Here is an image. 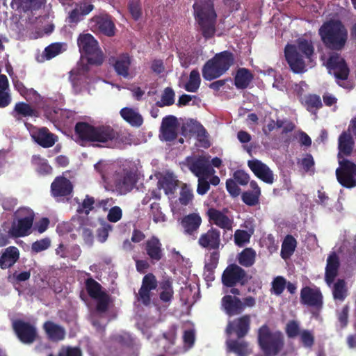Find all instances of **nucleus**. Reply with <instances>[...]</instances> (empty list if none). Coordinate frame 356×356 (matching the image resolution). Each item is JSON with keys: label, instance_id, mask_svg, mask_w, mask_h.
Listing matches in <instances>:
<instances>
[{"label": "nucleus", "instance_id": "1", "mask_svg": "<svg viewBox=\"0 0 356 356\" xmlns=\"http://www.w3.org/2000/svg\"><path fill=\"white\" fill-rule=\"evenodd\" d=\"M318 34L324 47L330 51L325 64L330 74L334 75L337 84L344 88H350L341 81L348 79L350 69L346 60L338 51H342L348 40V32L346 26L339 19H330L323 23Z\"/></svg>", "mask_w": 356, "mask_h": 356}, {"label": "nucleus", "instance_id": "2", "mask_svg": "<svg viewBox=\"0 0 356 356\" xmlns=\"http://www.w3.org/2000/svg\"><path fill=\"white\" fill-rule=\"evenodd\" d=\"M74 131L81 142L94 143V147L121 148L129 141L125 134L110 125L93 126L79 122L76 124Z\"/></svg>", "mask_w": 356, "mask_h": 356}, {"label": "nucleus", "instance_id": "3", "mask_svg": "<svg viewBox=\"0 0 356 356\" xmlns=\"http://www.w3.org/2000/svg\"><path fill=\"white\" fill-rule=\"evenodd\" d=\"M194 17L198 30L205 39L213 38L216 32L217 14L213 0H197L193 4Z\"/></svg>", "mask_w": 356, "mask_h": 356}, {"label": "nucleus", "instance_id": "4", "mask_svg": "<svg viewBox=\"0 0 356 356\" xmlns=\"http://www.w3.org/2000/svg\"><path fill=\"white\" fill-rule=\"evenodd\" d=\"M258 343L265 356H277L284 347V336L281 331H272L265 324L258 330Z\"/></svg>", "mask_w": 356, "mask_h": 356}, {"label": "nucleus", "instance_id": "5", "mask_svg": "<svg viewBox=\"0 0 356 356\" xmlns=\"http://www.w3.org/2000/svg\"><path fill=\"white\" fill-rule=\"evenodd\" d=\"M77 44L80 53L86 57L88 64L99 66L103 63V53L93 35L90 33L80 34L77 39Z\"/></svg>", "mask_w": 356, "mask_h": 356}, {"label": "nucleus", "instance_id": "6", "mask_svg": "<svg viewBox=\"0 0 356 356\" xmlns=\"http://www.w3.org/2000/svg\"><path fill=\"white\" fill-rule=\"evenodd\" d=\"M85 286L88 296L97 300L96 311L105 313L108 311L111 302L110 296L102 290V285L92 277L87 278Z\"/></svg>", "mask_w": 356, "mask_h": 356}, {"label": "nucleus", "instance_id": "7", "mask_svg": "<svg viewBox=\"0 0 356 356\" xmlns=\"http://www.w3.org/2000/svg\"><path fill=\"white\" fill-rule=\"evenodd\" d=\"M252 276L241 266L235 264H229L222 274V283L226 287H232L239 285L245 286L251 280Z\"/></svg>", "mask_w": 356, "mask_h": 356}, {"label": "nucleus", "instance_id": "8", "mask_svg": "<svg viewBox=\"0 0 356 356\" xmlns=\"http://www.w3.org/2000/svg\"><path fill=\"white\" fill-rule=\"evenodd\" d=\"M339 163L336 176L339 184L346 188L356 186V165L346 159H339Z\"/></svg>", "mask_w": 356, "mask_h": 356}, {"label": "nucleus", "instance_id": "9", "mask_svg": "<svg viewBox=\"0 0 356 356\" xmlns=\"http://www.w3.org/2000/svg\"><path fill=\"white\" fill-rule=\"evenodd\" d=\"M113 183L117 192L121 195L127 194L136 185V174L130 169L123 168L115 172Z\"/></svg>", "mask_w": 356, "mask_h": 356}, {"label": "nucleus", "instance_id": "10", "mask_svg": "<svg viewBox=\"0 0 356 356\" xmlns=\"http://www.w3.org/2000/svg\"><path fill=\"white\" fill-rule=\"evenodd\" d=\"M12 327L18 339L24 344L33 343L38 337L35 326L29 322L17 319L13 321Z\"/></svg>", "mask_w": 356, "mask_h": 356}, {"label": "nucleus", "instance_id": "11", "mask_svg": "<svg viewBox=\"0 0 356 356\" xmlns=\"http://www.w3.org/2000/svg\"><path fill=\"white\" fill-rule=\"evenodd\" d=\"M300 301L306 305L320 311L323 306V296L320 289L316 286H304L300 290Z\"/></svg>", "mask_w": 356, "mask_h": 356}, {"label": "nucleus", "instance_id": "12", "mask_svg": "<svg viewBox=\"0 0 356 356\" xmlns=\"http://www.w3.org/2000/svg\"><path fill=\"white\" fill-rule=\"evenodd\" d=\"M284 57L290 70L294 74H303L307 72V65L304 56L295 50L293 46L286 45L284 48Z\"/></svg>", "mask_w": 356, "mask_h": 356}, {"label": "nucleus", "instance_id": "13", "mask_svg": "<svg viewBox=\"0 0 356 356\" xmlns=\"http://www.w3.org/2000/svg\"><path fill=\"white\" fill-rule=\"evenodd\" d=\"M189 170L197 177H208L214 172L209 160L204 156L196 158H188Z\"/></svg>", "mask_w": 356, "mask_h": 356}, {"label": "nucleus", "instance_id": "14", "mask_svg": "<svg viewBox=\"0 0 356 356\" xmlns=\"http://www.w3.org/2000/svg\"><path fill=\"white\" fill-rule=\"evenodd\" d=\"M72 181L63 176L56 177L51 184V195L54 198L68 197L73 192Z\"/></svg>", "mask_w": 356, "mask_h": 356}, {"label": "nucleus", "instance_id": "15", "mask_svg": "<svg viewBox=\"0 0 356 356\" xmlns=\"http://www.w3.org/2000/svg\"><path fill=\"white\" fill-rule=\"evenodd\" d=\"M251 318L249 314L243 315L229 321L226 327V332L228 334L235 333L238 339L246 336L250 329Z\"/></svg>", "mask_w": 356, "mask_h": 356}, {"label": "nucleus", "instance_id": "16", "mask_svg": "<svg viewBox=\"0 0 356 356\" xmlns=\"http://www.w3.org/2000/svg\"><path fill=\"white\" fill-rule=\"evenodd\" d=\"M197 243L207 250H218L220 245V232L212 227L200 236Z\"/></svg>", "mask_w": 356, "mask_h": 356}, {"label": "nucleus", "instance_id": "17", "mask_svg": "<svg viewBox=\"0 0 356 356\" xmlns=\"http://www.w3.org/2000/svg\"><path fill=\"white\" fill-rule=\"evenodd\" d=\"M144 250L152 264L161 261L164 256L162 243L155 236L145 242Z\"/></svg>", "mask_w": 356, "mask_h": 356}, {"label": "nucleus", "instance_id": "18", "mask_svg": "<svg viewBox=\"0 0 356 356\" xmlns=\"http://www.w3.org/2000/svg\"><path fill=\"white\" fill-rule=\"evenodd\" d=\"M179 123L177 118L174 115L164 117L160 128L161 135L165 141H173L177 138V129Z\"/></svg>", "mask_w": 356, "mask_h": 356}, {"label": "nucleus", "instance_id": "19", "mask_svg": "<svg viewBox=\"0 0 356 356\" xmlns=\"http://www.w3.org/2000/svg\"><path fill=\"white\" fill-rule=\"evenodd\" d=\"M248 165L253 173L264 182L269 184L274 182L273 171L266 164L259 160L253 159L248 161Z\"/></svg>", "mask_w": 356, "mask_h": 356}, {"label": "nucleus", "instance_id": "20", "mask_svg": "<svg viewBox=\"0 0 356 356\" xmlns=\"http://www.w3.org/2000/svg\"><path fill=\"white\" fill-rule=\"evenodd\" d=\"M209 221L225 230H232L234 220L226 216L222 211L209 208L207 212Z\"/></svg>", "mask_w": 356, "mask_h": 356}, {"label": "nucleus", "instance_id": "21", "mask_svg": "<svg viewBox=\"0 0 356 356\" xmlns=\"http://www.w3.org/2000/svg\"><path fill=\"white\" fill-rule=\"evenodd\" d=\"M33 216L30 215L17 220V223H13L9 229V234L11 237L18 238L26 236L29 234V230L33 223Z\"/></svg>", "mask_w": 356, "mask_h": 356}, {"label": "nucleus", "instance_id": "22", "mask_svg": "<svg viewBox=\"0 0 356 356\" xmlns=\"http://www.w3.org/2000/svg\"><path fill=\"white\" fill-rule=\"evenodd\" d=\"M202 219L198 213L184 216L181 220V226L186 235L195 236L202 225Z\"/></svg>", "mask_w": 356, "mask_h": 356}, {"label": "nucleus", "instance_id": "23", "mask_svg": "<svg viewBox=\"0 0 356 356\" xmlns=\"http://www.w3.org/2000/svg\"><path fill=\"white\" fill-rule=\"evenodd\" d=\"M221 305L229 316L238 315L243 312V302L236 296L225 295L221 300Z\"/></svg>", "mask_w": 356, "mask_h": 356}, {"label": "nucleus", "instance_id": "24", "mask_svg": "<svg viewBox=\"0 0 356 356\" xmlns=\"http://www.w3.org/2000/svg\"><path fill=\"white\" fill-rule=\"evenodd\" d=\"M33 140L44 148L51 147L57 140V136L51 133L47 127H41L31 134Z\"/></svg>", "mask_w": 356, "mask_h": 356}, {"label": "nucleus", "instance_id": "25", "mask_svg": "<svg viewBox=\"0 0 356 356\" xmlns=\"http://www.w3.org/2000/svg\"><path fill=\"white\" fill-rule=\"evenodd\" d=\"M42 329L47 339L53 342L63 341L65 338V328L51 321H47L42 325Z\"/></svg>", "mask_w": 356, "mask_h": 356}, {"label": "nucleus", "instance_id": "26", "mask_svg": "<svg viewBox=\"0 0 356 356\" xmlns=\"http://www.w3.org/2000/svg\"><path fill=\"white\" fill-rule=\"evenodd\" d=\"M339 267V258L337 253L333 252L327 257L325 272V280L329 286L333 283L337 276Z\"/></svg>", "mask_w": 356, "mask_h": 356}, {"label": "nucleus", "instance_id": "27", "mask_svg": "<svg viewBox=\"0 0 356 356\" xmlns=\"http://www.w3.org/2000/svg\"><path fill=\"white\" fill-rule=\"evenodd\" d=\"M113 65L117 74L124 78L129 76V67L131 64V58L127 54H122L116 58H113Z\"/></svg>", "mask_w": 356, "mask_h": 356}, {"label": "nucleus", "instance_id": "28", "mask_svg": "<svg viewBox=\"0 0 356 356\" xmlns=\"http://www.w3.org/2000/svg\"><path fill=\"white\" fill-rule=\"evenodd\" d=\"M250 186L252 190L243 192L241 200L249 207H254L259 204L261 188L255 181H251Z\"/></svg>", "mask_w": 356, "mask_h": 356}, {"label": "nucleus", "instance_id": "29", "mask_svg": "<svg viewBox=\"0 0 356 356\" xmlns=\"http://www.w3.org/2000/svg\"><path fill=\"white\" fill-rule=\"evenodd\" d=\"M19 259V251L15 246L6 248L0 257V268L3 270L12 267Z\"/></svg>", "mask_w": 356, "mask_h": 356}, {"label": "nucleus", "instance_id": "30", "mask_svg": "<svg viewBox=\"0 0 356 356\" xmlns=\"http://www.w3.org/2000/svg\"><path fill=\"white\" fill-rule=\"evenodd\" d=\"M287 45L293 46L295 47V50L302 54L306 59L309 61L312 60V58L314 55V46L311 40L300 38L296 40V44Z\"/></svg>", "mask_w": 356, "mask_h": 356}, {"label": "nucleus", "instance_id": "31", "mask_svg": "<svg viewBox=\"0 0 356 356\" xmlns=\"http://www.w3.org/2000/svg\"><path fill=\"white\" fill-rule=\"evenodd\" d=\"M253 79L254 75L249 69L240 67L234 76V86L237 89L243 90L250 86Z\"/></svg>", "mask_w": 356, "mask_h": 356}, {"label": "nucleus", "instance_id": "32", "mask_svg": "<svg viewBox=\"0 0 356 356\" xmlns=\"http://www.w3.org/2000/svg\"><path fill=\"white\" fill-rule=\"evenodd\" d=\"M202 72L203 78L207 81H212L225 74V72L219 68L216 61L213 60V58H211L205 63L202 67Z\"/></svg>", "mask_w": 356, "mask_h": 356}, {"label": "nucleus", "instance_id": "33", "mask_svg": "<svg viewBox=\"0 0 356 356\" xmlns=\"http://www.w3.org/2000/svg\"><path fill=\"white\" fill-rule=\"evenodd\" d=\"M11 115L17 120L23 118H29L35 115V110L29 104L19 102L15 104Z\"/></svg>", "mask_w": 356, "mask_h": 356}, {"label": "nucleus", "instance_id": "34", "mask_svg": "<svg viewBox=\"0 0 356 356\" xmlns=\"http://www.w3.org/2000/svg\"><path fill=\"white\" fill-rule=\"evenodd\" d=\"M95 21L99 32L108 37L115 35V26L108 16L96 17Z\"/></svg>", "mask_w": 356, "mask_h": 356}, {"label": "nucleus", "instance_id": "35", "mask_svg": "<svg viewBox=\"0 0 356 356\" xmlns=\"http://www.w3.org/2000/svg\"><path fill=\"white\" fill-rule=\"evenodd\" d=\"M213 58L219 68L225 73L234 64L235 60L234 54L227 50L216 54Z\"/></svg>", "mask_w": 356, "mask_h": 356}, {"label": "nucleus", "instance_id": "36", "mask_svg": "<svg viewBox=\"0 0 356 356\" xmlns=\"http://www.w3.org/2000/svg\"><path fill=\"white\" fill-rule=\"evenodd\" d=\"M353 146L354 140L351 135L346 131L342 132L339 137V159L341 158V154L346 156L350 155L353 149Z\"/></svg>", "mask_w": 356, "mask_h": 356}, {"label": "nucleus", "instance_id": "37", "mask_svg": "<svg viewBox=\"0 0 356 356\" xmlns=\"http://www.w3.org/2000/svg\"><path fill=\"white\" fill-rule=\"evenodd\" d=\"M121 117L131 126L140 127L143 122L142 115L131 108L124 107L120 110Z\"/></svg>", "mask_w": 356, "mask_h": 356}, {"label": "nucleus", "instance_id": "38", "mask_svg": "<svg viewBox=\"0 0 356 356\" xmlns=\"http://www.w3.org/2000/svg\"><path fill=\"white\" fill-rule=\"evenodd\" d=\"M297 245L296 238L290 234L284 238L281 248V257L284 259H289L294 252Z\"/></svg>", "mask_w": 356, "mask_h": 356}, {"label": "nucleus", "instance_id": "39", "mask_svg": "<svg viewBox=\"0 0 356 356\" xmlns=\"http://www.w3.org/2000/svg\"><path fill=\"white\" fill-rule=\"evenodd\" d=\"M31 164L40 175H49L52 171V168L49 165L47 161L40 155H33L32 156Z\"/></svg>", "mask_w": 356, "mask_h": 356}, {"label": "nucleus", "instance_id": "40", "mask_svg": "<svg viewBox=\"0 0 356 356\" xmlns=\"http://www.w3.org/2000/svg\"><path fill=\"white\" fill-rule=\"evenodd\" d=\"M332 295L335 300L343 301L348 296L346 282L343 279H339L334 284Z\"/></svg>", "mask_w": 356, "mask_h": 356}, {"label": "nucleus", "instance_id": "41", "mask_svg": "<svg viewBox=\"0 0 356 356\" xmlns=\"http://www.w3.org/2000/svg\"><path fill=\"white\" fill-rule=\"evenodd\" d=\"M160 288L162 291L159 294V298L162 302H170L174 294L172 282L170 278L163 280L160 282Z\"/></svg>", "mask_w": 356, "mask_h": 356}, {"label": "nucleus", "instance_id": "42", "mask_svg": "<svg viewBox=\"0 0 356 356\" xmlns=\"http://www.w3.org/2000/svg\"><path fill=\"white\" fill-rule=\"evenodd\" d=\"M256 252L252 248H245L238 254V261L241 266L248 268L252 266L255 261Z\"/></svg>", "mask_w": 356, "mask_h": 356}, {"label": "nucleus", "instance_id": "43", "mask_svg": "<svg viewBox=\"0 0 356 356\" xmlns=\"http://www.w3.org/2000/svg\"><path fill=\"white\" fill-rule=\"evenodd\" d=\"M201 83L200 72L197 69L193 70L189 75V79L184 85V89L190 92H196Z\"/></svg>", "mask_w": 356, "mask_h": 356}, {"label": "nucleus", "instance_id": "44", "mask_svg": "<svg viewBox=\"0 0 356 356\" xmlns=\"http://www.w3.org/2000/svg\"><path fill=\"white\" fill-rule=\"evenodd\" d=\"M303 104L309 112L319 109L323 106L320 96L316 94H309L306 95Z\"/></svg>", "mask_w": 356, "mask_h": 356}, {"label": "nucleus", "instance_id": "45", "mask_svg": "<svg viewBox=\"0 0 356 356\" xmlns=\"http://www.w3.org/2000/svg\"><path fill=\"white\" fill-rule=\"evenodd\" d=\"M248 346V343L245 341L232 340L228 343L229 350L235 353L238 356H248L249 353Z\"/></svg>", "mask_w": 356, "mask_h": 356}, {"label": "nucleus", "instance_id": "46", "mask_svg": "<svg viewBox=\"0 0 356 356\" xmlns=\"http://www.w3.org/2000/svg\"><path fill=\"white\" fill-rule=\"evenodd\" d=\"M159 184L166 194H172L177 186V180L172 176H165L159 181Z\"/></svg>", "mask_w": 356, "mask_h": 356}, {"label": "nucleus", "instance_id": "47", "mask_svg": "<svg viewBox=\"0 0 356 356\" xmlns=\"http://www.w3.org/2000/svg\"><path fill=\"white\" fill-rule=\"evenodd\" d=\"M175 102V92L170 88L167 87L164 89L163 93L161 96V102H157L156 105L159 107H163L165 106H171Z\"/></svg>", "mask_w": 356, "mask_h": 356}, {"label": "nucleus", "instance_id": "48", "mask_svg": "<svg viewBox=\"0 0 356 356\" xmlns=\"http://www.w3.org/2000/svg\"><path fill=\"white\" fill-rule=\"evenodd\" d=\"M286 280L282 276L275 277L271 283V292L280 296L286 288Z\"/></svg>", "mask_w": 356, "mask_h": 356}, {"label": "nucleus", "instance_id": "49", "mask_svg": "<svg viewBox=\"0 0 356 356\" xmlns=\"http://www.w3.org/2000/svg\"><path fill=\"white\" fill-rule=\"evenodd\" d=\"M300 339L305 348H312L315 342V338L312 331L303 330L300 332Z\"/></svg>", "mask_w": 356, "mask_h": 356}, {"label": "nucleus", "instance_id": "50", "mask_svg": "<svg viewBox=\"0 0 356 356\" xmlns=\"http://www.w3.org/2000/svg\"><path fill=\"white\" fill-rule=\"evenodd\" d=\"M18 3L24 11H29L33 8H41L46 3V0H18Z\"/></svg>", "mask_w": 356, "mask_h": 356}, {"label": "nucleus", "instance_id": "51", "mask_svg": "<svg viewBox=\"0 0 356 356\" xmlns=\"http://www.w3.org/2000/svg\"><path fill=\"white\" fill-rule=\"evenodd\" d=\"M94 204V197L86 195L81 204L79 207L77 212L79 213H85L86 215H88L90 211L93 209Z\"/></svg>", "mask_w": 356, "mask_h": 356}, {"label": "nucleus", "instance_id": "52", "mask_svg": "<svg viewBox=\"0 0 356 356\" xmlns=\"http://www.w3.org/2000/svg\"><path fill=\"white\" fill-rule=\"evenodd\" d=\"M193 194L192 190L190 189L186 184L181 187L180 196L179 197V202L184 206L188 205L193 200Z\"/></svg>", "mask_w": 356, "mask_h": 356}, {"label": "nucleus", "instance_id": "53", "mask_svg": "<svg viewBox=\"0 0 356 356\" xmlns=\"http://www.w3.org/2000/svg\"><path fill=\"white\" fill-rule=\"evenodd\" d=\"M51 245V241L49 238H42L33 242L31 245V251L35 253L44 251Z\"/></svg>", "mask_w": 356, "mask_h": 356}, {"label": "nucleus", "instance_id": "54", "mask_svg": "<svg viewBox=\"0 0 356 356\" xmlns=\"http://www.w3.org/2000/svg\"><path fill=\"white\" fill-rule=\"evenodd\" d=\"M151 291L150 289L140 286L137 294V299L140 301L145 306H148L151 303Z\"/></svg>", "mask_w": 356, "mask_h": 356}, {"label": "nucleus", "instance_id": "55", "mask_svg": "<svg viewBox=\"0 0 356 356\" xmlns=\"http://www.w3.org/2000/svg\"><path fill=\"white\" fill-rule=\"evenodd\" d=\"M129 10L135 21L138 20L142 14L141 6L139 0H130Z\"/></svg>", "mask_w": 356, "mask_h": 356}, {"label": "nucleus", "instance_id": "56", "mask_svg": "<svg viewBox=\"0 0 356 356\" xmlns=\"http://www.w3.org/2000/svg\"><path fill=\"white\" fill-rule=\"evenodd\" d=\"M141 286L150 289L152 290L156 289L158 286V282L156 276L152 273L146 274L143 278Z\"/></svg>", "mask_w": 356, "mask_h": 356}, {"label": "nucleus", "instance_id": "57", "mask_svg": "<svg viewBox=\"0 0 356 356\" xmlns=\"http://www.w3.org/2000/svg\"><path fill=\"white\" fill-rule=\"evenodd\" d=\"M62 46L60 43H54L44 49V55L47 59H51L61 52Z\"/></svg>", "mask_w": 356, "mask_h": 356}, {"label": "nucleus", "instance_id": "58", "mask_svg": "<svg viewBox=\"0 0 356 356\" xmlns=\"http://www.w3.org/2000/svg\"><path fill=\"white\" fill-rule=\"evenodd\" d=\"M285 331L289 338H295L300 334L299 325L293 320L288 322Z\"/></svg>", "mask_w": 356, "mask_h": 356}, {"label": "nucleus", "instance_id": "59", "mask_svg": "<svg viewBox=\"0 0 356 356\" xmlns=\"http://www.w3.org/2000/svg\"><path fill=\"white\" fill-rule=\"evenodd\" d=\"M220 258V253L218 250H213L209 256V261L205 264V268L207 271L213 272L217 267Z\"/></svg>", "mask_w": 356, "mask_h": 356}, {"label": "nucleus", "instance_id": "60", "mask_svg": "<svg viewBox=\"0 0 356 356\" xmlns=\"http://www.w3.org/2000/svg\"><path fill=\"white\" fill-rule=\"evenodd\" d=\"M233 179L241 186H245L250 181V176L244 170H238L233 174Z\"/></svg>", "mask_w": 356, "mask_h": 356}, {"label": "nucleus", "instance_id": "61", "mask_svg": "<svg viewBox=\"0 0 356 356\" xmlns=\"http://www.w3.org/2000/svg\"><path fill=\"white\" fill-rule=\"evenodd\" d=\"M122 216V211L118 206L113 207L110 209L107 215V219L111 222H118Z\"/></svg>", "mask_w": 356, "mask_h": 356}, {"label": "nucleus", "instance_id": "62", "mask_svg": "<svg viewBox=\"0 0 356 356\" xmlns=\"http://www.w3.org/2000/svg\"><path fill=\"white\" fill-rule=\"evenodd\" d=\"M226 189L233 197H238L241 193V188L233 179H228L226 181Z\"/></svg>", "mask_w": 356, "mask_h": 356}, {"label": "nucleus", "instance_id": "63", "mask_svg": "<svg viewBox=\"0 0 356 356\" xmlns=\"http://www.w3.org/2000/svg\"><path fill=\"white\" fill-rule=\"evenodd\" d=\"M250 235L245 230L238 229L234 233L235 243L239 246L249 242Z\"/></svg>", "mask_w": 356, "mask_h": 356}, {"label": "nucleus", "instance_id": "64", "mask_svg": "<svg viewBox=\"0 0 356 356\" xmlns=\"http://www.w3.org/2000/svg\"><path fill=\"white\" fill-rule=\"evenodd\" d=\"M49 356H53L49 354ZM58 356H82V353L80 348L76 347H67L66 348L61 349Z\"/></svg>", "mask_w": 356, "mask_h": 356}]
</instances>
